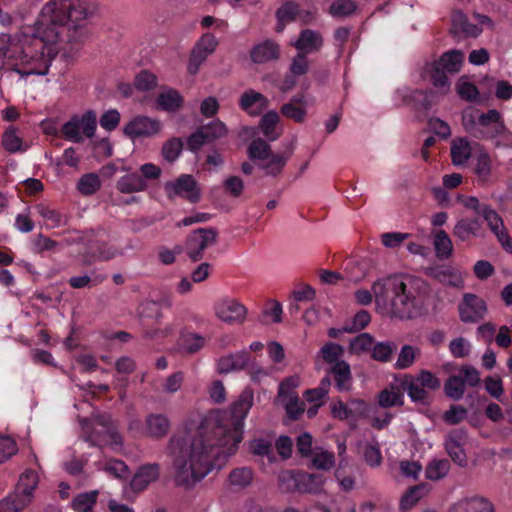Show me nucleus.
<instances>
[{"instance_id":"nucleus-1","label":"nucleus","mask_w":512,"mask_h":512,"mask_svg":"<svg viewBox=\"0 0 512 512\" xmlns=\"http://www.w3.org/2000/svg\"><path fill=\"white\" fill-rule=\"evenodd\" d=\"M93 0H50L41 9L33 30L21 31L7 52L21 78L45 76L62 42L82 35Z\"/></svg>"},{"instance_id":"nucleus-2","label":"nucleus","mask_w":512,"mask_h":512,"mask_svg":"<svg viewBox=\"0 0 512 512\" xmlns=\"http://www.w3.org/2000/svg\"><path fill=\"white\" fill-rule=\"evenodd\" d=\"M253 404V393L244 390L231 407V422L214 417L201 421L188 437L173 436L168 444L173 457L174 481L177 486L191 489L213 468L221 455H233L243 439L244 418Z\"/></svg>"},{"instance_id":"nucleus-3","label":"nucleus","mask_w":512,"mask_h":512,"mask_svg":"<svg viewBox=\"0 0 512 512\" xmlns=\"http://www.w3.org/2000/svg\"><path fill=\"white\" fill-rule=\"evenodd\" d=\"M400 275H392L375 281L372 285L375 303L389 306L390 317L411 320L420 315V307L410 281Z\"/></svg>"},{"instance_id":"nucleus-4","label":"nucleus","mask_w":512,"mask_h":512,"mask_svg":"<svg viewBox=\"0 0 512 512\" xmlns=\"http://www.w3.org/2000/svg\"><path fill=\"white\" fill-rule=\"evenodd\" d=\"M247 154L250 160H259V168L267 175L276 176L284 168L287 157L282 154H274L271 146L262 138H255L248 146Z\"/></svg>"},{"instance_id":"nucleus-5","label":"nucleus","mask_w":512,"mask_h":512,"mask_svg":"<svg viewBox=\"0 0 512 512\" xmlns=\"http://www.w3.org/2000/svg\"><path fill=\"white\" fill-rule=\"evenodd\" d=\"M81 391L82 401L75 404V408L79 411L78 420L85 437V441L89 446L95 445V440L92 436L94 426L95 407L93 405L95 399V386L89 382L86 385H78Z\"/></svg>"},{"instance_id":"nucleus-6","label":"nucleus","mask_w":512,"mask_h":512,"mask_svg":"<svg viewBox=\"0 0 512 512\" xmlns=\"http://www.w3.org/2000/svg\"><path fill=\"white\" fill-rule=\"evenodd\" d=\"M96 130V115L93 111L75 114L61 128L62 136L71 142L80 143L91 138Z\"/></svg>"},{"instance_id":"nucleus-7","label":"nucleus","mask_w":512,"mask_h":512,"mask_svg":"<svg viewBox=\"0 0 512 512\" xmlns=\"http://www.w3.org/2000/svg\"><path fill=\"white\" fill-rule=\"evenodd\" d=\"M227 128L220 120L200 126L187 139L188 149L197 152L204 144H210L227 135Z\"/></svg>"},{"instance_id":"nucleus-8","label":"nucleus","mask_w":512,"mask_h":512,"mask_svg":"<svg viewBox=\"0 0 512 512\" xmlns=\"http://www.w3.org/2000/svg\"><path fill=\"white\" fill-rule=\"evenodd\" d=\"M38 482L39 477L35 471L25 470L19 477L14 493L7 498H11L13 504L23 510L32 502Z\"/></svg>"},{"instance_id":"nucleus-9","label":"nucleus","mask_w":512,"mask_h":512,"mask_svg":"<svg viewBox=\"0 0 512 512\" xmlns=\"http://www.w3.org/2000/svg\"><path fill=\"white\" fill-rule=\"evenodd\" d=\"M98 426L102 427V430L98 431L100 441L114 450H120L123 446V437L119 431V421L107 412L98 413Z\"/></svg>"},{"instance_id":"nucleus-10","label":"nucleus","mask_w":512,"mask_h":512,"mask_svg":"<svg viewBox=\"0 0 512 512\" xmlns=\"http://www.w3.org/2000/svg\"><path fill=\"white\" fill-rule=\"evenodd\" d=\"M161 122L147 116H135L123 128V134L130 139L151 137L161 130Z\"/></svg>"},{"instance_id":"nucleus-11","label":"nucleus","mask_w":512,"mask_h":512,"mask_svg":"<svg viewBox=\"0 0 512 512\" xmlns=\"http://www.w3.org/2000/svg\"><path fill=\"white\" fill-rule=\"evenodd\" d=\"M458 310L461 321L465 323H475L484 317L487 306L485 301L477 295L467 293L463 296Z\"/></svg>"},{"instance_id":"nucleus-12","label":"nucleus","mask_w":512,"mask_h":512,"mask_svg":"<svg viewBox=\"0 0 512 512\" xmlns=\"http://www.w3.org/2000/svg\"><path fill=\"white\" fill-rule=\"evenodd\" d=\"M169 187L172 188L176 195L184 197L191 203H197L200 200V190L197 181L192 175H181L175 182H168L166 188Z\"/></svg>"},{"instance_id":"nucleus-13","label":"nucleus","mask_w":512,"mask_h":512,"mask_svg":"<svg viewBox=\"0 0 512 512\" xmlns=\"http://www.w3.org/2000/svg\"><path fill=\"white\" fill-rule=\"evenodd\" d=\"M280 55V45L271 39H266L262 43L254 45L250 50V58L255 64L277 61Z\"/></svg>"},{"instance_id":"nucleus-14","label":"nucleus","mask_w":512,"mask_h":512,"mask_svg":"<svg viewBox=\"0 0 512 512\" xmlns=\"http://www.w3.org/2000/svg\"><path fill=\"white\" fill-rule=\"evenodd\" d=\"M482 32V29L475 24L468 21L467 16L461 11H454L451 17V27L449 34L454 38H459L461 35L464 38L477 37Z\"/></svg>"},{"instance_id":"nucleus-15","label":"nucleus","mask_w":512,"mask_h":512,"mask_svg":"<svg viewBox=\"0 0 512 512\" xmlns=\"http://www.w3.org/2000/svg\"><path fill=\"white\" fill-rule=\"evenodd\" d=\"M159 465L148 464L139 468L138 472L130 481V487L134 492H141L151 483L159 478Z\"/></svg>"},{"instance_id":"nucleus-16","label":"nucleus","mask_w":512,"mask_h":512,"mask_svg":"<svg viewBox=\"0 0 512 512\" xmlns=\"http://www.w3.org/2000/svg\"><path fill=\"white\" fill-rule=\"evenodd\" d=\"M218 232L215 228H198L194 230L187 238L188 248H197L204 251L209 245L216 242Z\"/></svg>"},{"instance_id":"nucleus-17","label":"nucleus","mask_w":512,"mask_h":512,"mask_svg":"<svg viewBox=\"0 0 512 512\" xmlns=\"http://www.w3.org/2000/svg\"><path fill=\"white\" fill-rule=\"evenodd\" d=\"M323 45V38L317 31L305 29L300 33L299 38L294 43V47L304 54L318 51Z\"/></svg>"},{"instance_id":"nucleus-18","label":"nucleus","mask_w":512,"mask_h":512,"mask_svg":"<svg viewBox=\"0 0 512 512\" xmlns=\"http://www.w3.org/2000/svg\"><path fill=\"white\" fill-rule=\"evenodd\" d=\"M246 308L242 304L231 300L221 304L217 310V316L224 322H242L246 316Z\"/></svg>"},{"instance_id":"nucleus-19","label":"nucleus","mask_w":512,"mask_h":512,"mask_svg":"<svg viewBox=\"0 0 512 512\" xmlns=\"http://www.w3.org/2000/svg\"><path fill=\"white\" fill-rule=\"evenodd\" d=\"M1 144L10 153L25 152L29 145L23 140L19 130L9 126L2 134Z\"/></svg>"},{"instance_id":"nucleus-20","label":"nucleus","mask_w":512,"mask_h":512,"mask_svg":"<svg viewBox=\"0 0 512 512\" xmlns=\"http://www.w3.org/2000/svg\"><path fill=\"white\" fill-rule=\"evenodd\" d=\"M170 429V422L163 414H150L146 418V434L152 438L165 437Z\"/></svg>"},{"instance_id":"nucleus-21","label":"nucleus","mask_w":512,"mask_h":512,"mask_svg":"<svg viewBox=\"0 0 512 512\" xmlns=\"http://www.w3.org/2000/svg\"><path fill=\"white\" fill-rule=\"evenodd\" d=\"M298 14H300L299 4L294 1H286L275 13L277 18L275 31L281 33L286 24L294 21Z\"/></svg>"},{"instance_id":"nucleus-22","label":"nucleus","mask_w":512,"mask_h":512,"mask_svg":"<svg viewBox=\"0 0 512 512\" xmlns=\"http://www.w3.org/2000/svg\"><path fill=\"white\" fill-rule=\"evenodd\" d=\"M156 103L161 110L176 112L183 106L184 100L177 90L169 89L157 96Z\"/></svg>"},{"instance_id":"nucleus-23","label":"nucleus","mask_w":512,"mask_h":512,"mask_svg":"<svg viewBox=\"0 0 512 512\" xmlns=\"http://www.w3.org/2000/svg\"><path fill=\"white\" fill-rule=\"evenodd\" d=\"M117 188L120 192L129 194L144 191L147 188V183L142 176L137 173H132L122 177L117 182Z\"/></svg>"},{"instance_id":"nucleus-24","label":"nucleus","mask_w":512,"mask_h":512,"mask_svg":"<svg viewBox=\"0 0 512 512\" xmlns=\"http://www.w3.org/2000/svg\"><path fill=\"white\" fill-rule=\"evenodd\" d=\"M481 224L477 218L461 219L454 227L453 235L462 241L468 240L471 236L477 235Z\"/></svg>"},{"instance_id":"nucleus-25","label":"nucleus","mask_w":512,"mask_h":512,"mask_svg":"<svg viewBox=\"0 0 512 512\" xmlns=\"http://www.w3.org/2000/svg\"><path fill=\"white\" fill-rule=\"evenodd\" d=\"M378 404L382 408L393 406H403L402 394L395 384H390L387 388L381 390L378 394Z\"/></svg>"},{"instance_id":"nucleus-26","label":"nucleus","mask_w":512,"mask_h":512,"mask_svg":"<svg viewBox=\"0 0 512 512\" xmlns=\"http://www.w3.org/2000/svg\"><path fill=\"white\" fill-rule=\"evenodd\" d=\"M456 512H493V506L485 498L474 497L460 501Z\"/></svg>"},{"instance_id":"nucleus-27","label":"nucleus","mask_w":512,"mask_h":512,"mask_svg":"<svg viewBox=\"0 0 512 512\" xmlns=\"http://www.w3.org/2000/svg\"><path fill=\"white\" fill-rule=\"evenodd\" d=\"M330 372L334 375V379L339 390H349L351 371L348 363L345 361H338L331 367Z\"/></svg>"},{"instance_id":"nucleus-28","label":"nucleus","mask_w":512,"mask_h":512,"mask_svg":"<svg viewBox=\"0 0 512 512\" xmlns=\"http://www.w3.org/2000/svg\"><path fill=\"white\" fill-rule=\"evenodd\" d=\"M443 389L447 398L458 401L464 396L466 388L461 375H451L446 379Z\"/></svg>"},{"instance_id":"nucleus-29","label":"nucleus","mask_w":512,"mask_h":512,"mask_svg":"<svg viewBox=\"0 0 512 512\" xmlns=\"http://www.w3.org/2000/svg\"><path fill=\"white\" fill-rule=\"evenodd\" d=\"M464 54L460 50H450L443 53L439 63L447 72L457 73L463 63Z\"/></svg>"},{"instance_id":"nucleus-30","label":"nucleus","mask_w":512,"mask_h":512,"mask_svg":"<svg viewBox=\"0 0 512 512\" xmlns=\"http://www.w3.org/2000/svg\"><path fill=\"white\" fill-rule=\"evenodd\" d=\"M471 155L469 143L464 138L453 140L451 145V158L454 165H461L466 162Z\"/></svg>"},{"instance_id":"nucleus-31","label":"nucleus","mask_w":512,"mask_h":512,"mask_svg":"<svg viewBox=\"0 0 512 512\" xmlns=\"http://www.w3.org/2000/svg\"><path fill=\"white\" fill-rule=\"evenodd\" d=\"M254 473L251 468L241 467L233 469L228 477L230 485L237 488H246L253 481Z\"/></svg>"},{"instance_id":"nucleus-32","label":"nucleus","mask_w":512,"mask_h":512,"mask_svg":"<svg viewBox=\"0 0 512 512\" xmlns=\"http://www.w3.org/2000/svg\"><path fill=\"white\" fill-rule=\"evenodd\" d=\"M425 71L429 74L432 84L435 87L443 88L448 86L447 71L443 69L438 61L426 64Z\"/></svg>"},{"instance_id":"nucleus-33","label":"nucleus","mask_w":512,"mask_h":512,"mask_svg":"<svg viewBox=\"0 0 512 512\" xmlns=\"http://www.w3.org/2000/svg\"><path fill=\"white\" fill-rule=\"evenodd\" d=\"M279 120L280 118L276 111L267 112L260 120L259 128L270 141H274L278 137V135L274 134V130Z\"/></svg>"},{"instance_id":"nucleus-34","label":"nucleus","mask_w":512,"mask_h":512,"mask_svg":"<svg viewBox=\"0 0 512 512\" xmlns=\"http://www.w3.org/2000/svg\"><path fill=\"white\" fill-rule=\"evenodd\" d=\"M179 344L187 354H194L204 346L205 339L198 334L182 333Z\"/></svg>"},{"instance_id":"nucleus-35","label":"nucleus","mask_w":512,"mask_h":512,"mask_svg":"<svg viewBox=\"0 0 512 512\" xmlns=\"http://www.w3.org/2000/svg\"><path fill=\"white\" fill-rule=\"evenodd\" d=\"M182 149V139L178 137H172L163 144L161 155L166 161L173 163L179 157Z\"/></svg>"},{"instance_id":"nucleus-36","label":"nucleus","mask_w":512,"mask_h":512,"mask_svg":"<svg viewBox=\"0 0 512 512\" xmlns=\"http://www.w3.org/2000/svg\"><path fill=\"white\" fill-rule=\"evenodd\" d=\"M436 255L439 258H448L453 251L452 241L444 230L437 231L434 238Z\"/></svg>"},{"instance_id":"nucleus-37","label":"nucleus","mask_w":512,"mask_h":512,"mask_svg":"<svg viewBox=\"0 0 512 512\" xmlns=\"http://www.w3.org/2000/svg\"><path fill=\"white\" fill-rule=\"evenodd\" d=\"M450 469V462L447 459L433 460L426 467V477L430 480H439L443 478Z\"/></svg>"},{"instance_id":"nucleus-38","label":"nucleus","mask_w":512,"mask_h":512,"mask_svg":"<svg viewBox=\"0 0 512 512\" xmlns=\"http://www.w3.org/2000/svg\"><path fill=\"white\" fill-rule=\"evenodd\" d=\"M425 488V484H418L410 487L401 497L400 508L402 510H408L414 506L423 497L422 492Z\"/></svg>"},{"instance_id":"nucleus-39","label":"nucleus","mask_w":512,"mask_h":512,"mask_svg":"<svg viewBox=\"0 0 512 512\" xmlns=\"http://www.w3.org/2000/svg\"><path fill=\"white\" fill-rule=\"evenodd\" d=\"M133 85L138 91H150L157 86V77L148 70H141L135 76Z\"/></svg>"},{"instance_id":"nucleus-40","label":"nucleus","mask_w":512,"mask_h":512,"mask_svg":"<svg viewBox=\"0 0 512 512\" xmlns=\"http://www.w3.org/2000/svg\"><path fill=\"white\" fill-rule=\"evenodd\" d=\"M481 216L488 223L490 229L496 236H499V233H502V231H506L502 218L489 206H483L481 209Z\"/></svg>"},{"instance_id":"nucleus-41","label":"nucleus","mask_w":512,"mask_h":512,"mask_svg":"<svg viewBox=\"0 0 512 512\" xmlns=\"http://www.w3.org/2000/svg\"><path fill=\"white\" fill-rule=\"evenodd\" d=\"M397 349L394 342H380L374 345L371 358L379 362H388L393 352Z\"/></svg>"},{"instance_id":"nucleus-42","label":"nucleus","mask_w":512,"mask_h":512,"mask_svg":"<svg viewBox=\"0 0 512 512\" xmlns=\"http://www.w3.org/2000/svg\"><path fill=\"white\" fill-rule=\"evenodd\" d=\"M96 504V491H90L78 495L73 501V508L76 512H94Z\"/></svg>"},{"instance_id":"nucleus-43","label":"nucleus","mask_w":512,"mask_h":512,"mask_svg":"<svg viewBox=\"0 0 512 512\" xmlns=\"http://www.w3.org/2000/svg\"><path fill=\"white\" fill-rule=\"evenodd\" d=\"M356 8L353 0H335L329 7V13L334 17H346L353 14Z\"/></svg>"},{"instance_id":"nucleus-44","label":"nucleus","mask_w":512,"mask_h":512,"mask_svg":"<svg viewBox=\"0 0 512 512\" xmlns=\"http://www.w3.org/2000/svg\"><path fill=\"white\" fill-rule=\"evenodd\" d=\"M324 484V477L322 474L311 473L305 474L301 480V486L306 493H319Z\"/></svg>"},{"instance_id":"nucleus-45","label":"nucleus","mask_w":512,"mask_h":512,"mask_svg":"<svg viewBox=\"0 0 512 512\" xmlns=\"http://www.w3.org/2000/svg\"><path fill=\"white\" fill-rule=\"evenodd\" d=\"M260 103L261 108H266L268 106V99L259 92L254 90H249L244 92L240 97V106L243 110H248L255 103Z\"/></svg>"},{"instance_id":"nucleus-46","label":"nucleus","mask_w":512,"mask_h":512,"mask_svg":"<svg viewBox=\"0 0 512 512\" xmlns=\"http://www.w3.org/2000/svg\"><path fill=\"white\" fill-rule=\"evenodd\" d=\"M103 470L118 479H126L130 475L128 466L123 461L116 459L107 461Z\"/></svg>"},{"instance_id":"nucleus-47","label":"nucleus","mask_w":512,"mask_h":512,"mask_svg":"<svg viewBox=\"0 0 512 512\" xmlns=\"http://www.w3.org/2000/svg\"><path fill=\"white\" fill-rule=\"evenodd\" d=\"M416 353H420L418 348L411 345H404L399 353L395 367L397 369H406L410 367L414 363Z\"/></svg>"},{"instance_id":"nucleus-48","label":"nucleus","mask_w":512,"mask_h":512,"mask_svg":"<svg viewBox=\"0 0 512 512\" xmlns=\"http://www.w3.org/2000/svg\"><path fill=\"white\" fill-rule=\"evenodd\" d=\"M321 356L325 362L332 364L338 362V358L344 354V348L336 343L328 342L321 348Z\"/></svg>"},{"instance_id":"nucleus-49","label":"nucleus","mask_w":512,"mask_h":512,"mask_svg":"<svg viewBox=\"0 0 512 512\" xmlns=\"http://www.w3.org/2000/svg\"><path fill=\"white\" fill-rule=\"evenodd\" d=\"M373 342L374 339L370 334L362 333L351 340L349 350L351 353L360 354L368 351Z\"/></svg>"},{"instance_id":"nucleus-50","label":"nucleus","mask_w":512,"mask_h":512,"mask_svg":"<svg viewBox=\"0 0 512 512\" xmlns=\"http://www.w3.org/2000/svg\"><path fill=\"white\" fill-rule=\"evenodd\" d=\"M467 409L460 405H451L449 410L445 411L442 419L449 425L459 424L467 417Z\"/></svg>"},{"instance_id":"nucleus-51","label":"nucleus","mask_w":512,"mask_h":512,"mask_svg":"<svg viewBox=\"0 0 512 512\" xmlns=\"http://www.w3.org/2000/svg\"><path fill=\"white\" fill-rule=\"evenodd\" d=\"M250 452L255 456L268 457L273 454L272 443L269 440L263 438L253 439L249 444Z\"/></svg>"},{"instance_id":"nucleus-52","label":"nucleus","mask_w":512,"mask_h":512,"mask_svg":"<svg viewBox=\"0 0 512 512\" xmlns=\"http://www.w3.org/2000/svg\"><path fill=\"white\" fill-rule=\"evenodd\" d=\"M76 188L84 196L93 195L96 192V174H84L77 182Z\"/></svg>"},{"instance_id":"nucleus-53","label":"nucleus","mask_w":512,"mask_h":512,"mask_svg":"<svg viewBox=\"0 0 512 512\" xmlns=\"http://www.w3.org/2000/svg\"><path fill=\"white\" fill-rule=\"evenodd\" d=\"M120 120V112L117 109H110L101 115L99 123L103 129L113 131L119 126Z\"/></svg>"},{"instance_id":"nucleus-54","label":"nucleus","mask_w":512,"mask_h":512,"mask_svg":"<svg viewBox=\"0 0 512 512\" xmlns=\"http://www.w3.org/2000/svg\"><path fill=\"white\" fill-rule=\"evenodd\" d=\"M208 55L209 54L206 51L195 45L190 54L188 72L191 75H195L198 72L200 65L207 59Z\"/></svg>"},{"instance_id":"nucleus-55","label":"nucleus","mask_w":512,"mask_h":512,"mask_svg":"<svg viewBox=\"0 0 512 512\" xmlns=\"http://www.w3.org/2000/svg\"><path fill=\"white\" fill-rule=\"evenodd\" d=\"M16 442L9 436L0 435V464L16 454Z\"/></svg>"},{"instance_id":"nucleus-56","label":"nucleus","mask_w":512,"mask_h":512,"mask_svg":"<svg viewBox=\"0 0 512 512\" xmlns=\"http://www.w3.org/2000/svg\"><path fill=\"white\" fill-rule=\"evenodd\" d=\"M280 111L283 116L293 119L297 123H302L306 116L305 108L296 106L294 103L282 105Z\"/></svg>"},{"instance_id":"nucleus-57","label":"nucleus","mask_w":512,"mask_h":512,"mask_svg":"<svg viewBox=\"0 0 512 512\" xmlns=\"http://www.w3.org/2000/svg\"><path fill=\"white\" fill-rule=\"evenodd\" d=\"M445 449L454 463L460 467L467 466L468 459L464 449L462 448V445L445 444Z\"/></svg>"},{"instance_id":"nucleus-58","label":"nucleus","mask_w":512,"mask_h":512,"mask_svg":"<svg viewBox=\"0 0 512 512\" xmlns=\"http://www.w3.org/2000/svg\"><path fill=\"white\" fill-rule=\"evenodd\" d=\"M334 464V455L328 451L317 453L312 459V465L316 469L330 470L334 467Z\"/></svg>"},{"instance_id":"nucleus-59","label":"nucleus","mask_w":512,"mask_h":512,"mask_svg":"<svg viewBox=\"0 0 512 512\" xmlns=\"http://www.w3.org/2000/svg\"><path fill=\"white\" fill-rule=\"evenodd\" d=\"M35 210L45 220L48 226L56 227L59 225L61 221L60 215L55 210L50 209L44 204H38Z\"/></svg>"},{"instance_id":"nucleus-60","label":"nucleus","mask_w":512,"mask_h":512,"mask_svg":"<svg viewBox=\"0 0 512 512\" xmlns=\"http://www.w3.org/2000/svg\"><path fill=\"white\" fill-rule=\"evenodd\" d=\"M460 373L462 375V381L465 387L466 384L470 387H475L480 383L479 371L473 366L462 365L460 368Z\"/></svg>"},{"instance_id":"nucleus-61","label":"nucleus","mask_w":512,"mask_h":512,"mask_svg":"<svg viewBox=\"0 0 512 512\" xmlns=\"http://www.w3.org/2000/svg\"><path fill=\"white\" fill-rule=\"evenodd\" d=\"M308 70L309 61L307 59V55L298 52V54L292 59V63L290 65L291 74L300 76L306 74Z\"/></svg>"},{"instance_id":"nucleus-62","label":"nucleus","mask_w":512,"mask_h":512,"mask_svg":"<svg viewBox=\"0 0 512 512\" xmlns=\"http://www.w3.org/2000/svg\"><path fill=\"white\" fill-rule=\"evenodd\" d=\"M223 188L226 193H228L232 197L237 198L242 194L244 183L242 179L238 176H229L223 182Z\"/></svg>"},{"instance_id":"nucleus-63","label":"nucleus","mask_w":512,"mask_h":512,"mask_svg":"<svg viewBox=\"0 0 512 512\" xmlns=\"http://www.w3.org/2000/svg\"><path fill=\"white\" fill-rule=\"evenodd\" d=\"M486 391L495 399H500L504 392L500 376H488L485 378Z\"/></svg>"},{"instance_id":"nucleus-64","label":"nucleus","mask_w":512,"mask_h":512,"mask_svg":"<svg viewBox=\"0 0 512 512\" xmlns=\"http://www.w3.org/2000/svg\"><path fill=\"white\" fill-rule=\"evenodd\" d=\"M288 401L285 403L287 415L291 420H297L304 412L303 403L299 405L300 399L297 395H289Z\"/></svg>"}]
</instances>
